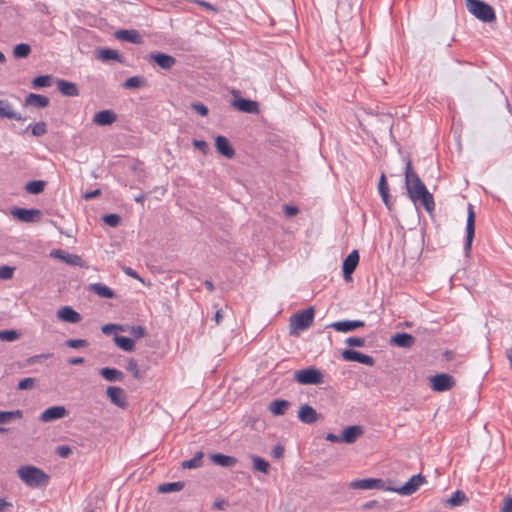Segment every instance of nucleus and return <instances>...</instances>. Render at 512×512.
I'll return each mask as SVG.
<instances>
[{
	"label": "nucleus",
	"mask_w": 512,
	"mask_h": 512,
	"mask_svg": "<svg viewBox=\"0 0 512 512\" xmlns=\"http://www.w3.org/2000/svg\"><path fill=\"white\" fill-rule=\"evenodd\" d=\"M405 187L409 198L414 202L420 201L424 208L431 212L435 208L432 194L427 190L412 166L411 159L407 158L405 165Z\"/></svg>",
	"instance_id": "nucleus-1"
},
{
	"label": "nucleus",
	"mask_w": 512,
	"mask_h": 512,
	"mask_svg": "<svg viewBox=\"0 0 512 512\" xmlns=\"http://www.w3.org/2000/svg\"><path fill=\"white\" fill-rule=\"evenodd\" d=\"M18 477L31 488L46 487L49 484L50 477L42 469L32 466L24 465L17 469Z\"/></svg>",
	"instance_id": "nucleus-2"
},
{
	"label": "nucleus",
	"mask_w": 512,
	"mask_h": 512,
	"mask_svg": "<svg viewBox=\"0 0 512 512\" xmlns=\"http://www.w3.org/2000/svg\"><path fill=\"white\" fill-rule=\"evenodd\" d=\"M314 320V309L309 307L294 314L289 323L290 335L297 336L300 331L308 329Z\"/></svg>",
	"instance_id": "nucleus-3"
},
{
	"label": "nucleus",
	"mask_w": 512,
	"mask_h": 512,
	"mask_svg": "<svg viewBox=\"0 0 512 512\" xmlns=\"http://www.w3.org/2000/svg\"><path fill=\"white\" fill-rule=\"evenodd\" d=\"M468 11L482 22H492L495 20L494 9L481 0H466Z\"/></svg>",
	"instance_id": "nucleus-4"
},
{
	"label": "nucleus",
	"mask_w": 512,
	"mask_h": 512,
	"mask_svg": "<svg viewBox=\"0 0 512 512\" xmlns=\"http://www.w3.org/2000/svg\"><path fill=\"white\" fill-rule=\"evenodd\" d=\"M294 378L303 385H317L323 382V374L314 367L296 371Z\"/></svg>",
	"instance_id": "nucleus-5"
},
{
	"label": "nucleus",
	"mask_w": 512,
	"mask_h": 512,
	"mask_svg": "<svg viewBox=\"0 0 512 512\" xmlns=\"http://www.w3.org/2000/svg\"><path fill=\"white\" fill-rule=\"evenodd\" d=\"M426 482V479L421 474L412 476L403 486L395 487L389 486L388 491L396 492L400 495H411L415 493L418 488Z\"/></svg>",
	"instance_id": "nucleus-6"
},
{
	"label": "nucleus",
	"mask_w": 512,
	"mask_h": 512,
	"mask_svg": "<svg viewBox=\"0 0 512 512\" xmlns=\"http://www.w3.org/2000/svg\"><path fill=\"white\" fill-rule=\"evenodd\" d=\"M352 489L371 490L379 489L388 491V487L383 479L380 478H366L354 480L349 484Z\"/></svg>",
	"instance_id": "nucleus-7"
},
{
	"label": "nucleus",
	"mask_w": 512,
	"mask_h": 512,
	"mask_svg": "<svg viewBox=\"0 0 512 512\" xmlns=\"http://www.w3.org/2000/svg\"><path fill=\"white\" fill-rule=\"evenodd\" d=\"M50 256L72 266H78L86 269L88 268L87 263L79 255L68 253L62 249H53L50 252Z\"/></svg>",
	"instance_id": "nucleus-8"
},
{
	"label": "nucleus",
	"mask_w": 512,
	"mask_h": 512,
	"mask_svg": "<svg viewBox=\"0 0 512 512\" xmlns=\"http://www.w3.org/2000/svg\"><path fill=\"white\" fill-rule=\"evenodd\" d=\"M11 214L21 222L34 223L40 220L42 212L35 208L26 209L15 207L11 210Z\"/></svg>",
	"instance_id": "nucleus-9"
},
{
	"label": "nucleus",
	"mask_w": 512,
	"mask_h": 512,
	"mask_svg": "<svg viewBox=\"0 0 512 512\" xmlns=\"http://www.w3.org/2000/svg\"><path fill=\"white\" fill-rule=\"evenodd\" d=\"M455 379L446 373L437 374L431 377V387L434 391L444 392L455 386Z\"/></svg>",
	"instance_id": "nucleus-10"
},
{
	"label": "nucleus",
	"mask_w": 512,
	"mask_h": 512,
	"mask_svg": "<svg viewBox=\"0 0 512 512\" xmlns=\"http://www.w3.org/2000/svg\"><path fill=\"white\" fill-rule=\"evenodd\" d=\"M475 219L476 215L473 210V206L469 204L468 206V216H467V223H466V242H465V253L466 255H469L471 251L472 242L475 236Z\"/></svg>",
	"instance_id": "nucleus-11"
},
{
	"label": "nucleus",
	"mask_w": 512,
	"mask_h": 512,
	"mask_svg": "<svg viewBox=\"0 0 512 512\" xmlns=\"http://www.w3.org/2000/svg\"><path fill=\"white\" fill-rule=\"evenodd\" d=\"M342 358L345 361H353L359 362L361 364H365L367 366H373L375 364V359L372 356L363 354L359 351L346 349L342 352Z\"/></svg>",
	"instance_id": "nucleus-12"
},
{
	"label": "nucleus",
	"mask_w": 512,
	"mask_h": 512,
	"mask_svg": "<svg viewBox=\"0 0 512 512\" xmlns=\"http://www.w3.org/2000/svg\"><path fill=\"white\" fill-rule=\"evenodd\" d=\"M298 419L304 424H314L322 419V415L310 405L304 404L298 411Z\"/></svg>",
	"instance_id": "nucleus-13"
},
{
	"label": "nucleus",
	"mask_w": 512,
	"mask_h": 512,
	"mask_svg": "<svg viewBox=\"0 0 512 512\" xmlns=\"http://www.w3.org/2000/svg\"><path fill=\"white\" fill-rule=\"evenodd\" d=\"M149 60L164 70H170L176 64V58L163 52L150 53Z\"/></svg>",
	"instance_id": "nucleus-14"
},
{
	"label": "nucleus",
	"mask_w": 512,
	"mask_h": 512,
	"mask_svg": "<svg viewBox=\"0 0 512 512\" xmlns=\"http://www.w3.org/2000/svg\"><path fill=\"white\" fill-rule=\"evenodd\" d=\"M68 411L64 406H52L44 410L39 419L41 422L48 423L57 419L64 418Z\"/></svg>",
	"instance_id": "nucleus-15"
},
{
	"label": "nucleus",
	"mask_w": 512,
	"mask_h": 512,
	"mask_svg": "<svg viewBox=\"0 0 512 512\" xmlns=\"http://www.w3.org/2000/svg\"><path fill=\"white\" fill-rule=\"evenodd\" d=\"M359 263V253L353 250L343 261L342 270L346 281L351 280V275Z\"/></svg>",
	"instance_id": "nucleus-16"
},
{
	"label": "nucleus",
	"mask_w": 512,
	"mask_h": 512,
	"mask_svg": "<svg viewBox=\"0 0 512 512\" xmlns=\"http://www.w3.org/2000/svg\"><path fill=\"white\" fill-rule=\"evenodd\" d=\"M107 396L111 400L113 404L120 408H126L128 405L126 395L124 390L121 387L117 386H109L107 388Z\"/></svg>",
	"instance_id": "nucleus-17"
},
{
	"label": "nucleus",
	"mask_w": 512,
	"mask_h": 512,
	"mask_svg": "<svg viewBox=\"0 0 512 512\" xmlns=\"http://www.w3.org/2000/svg\"><path fill=\"white\" fill-rule=\"evenodd\" d=\"M232 104H233L234 108H236L237 110H239L241 112L250 113V114H258L260 111L258 102L254 101V100H250V99H246V98H238V99H235Z\"/></svg>",
	"instance_id": "nucleus-18"
},
{
	"label": "nucleus",
	"mask_w": 512,
	"mask_h": 512,
	"mask_svg": "<svg viewBox=\"0 0 512 512\" xmlns=\"http://www.w3.org/2000/svg\"><path fill=\"white\" fill-rule=\"evenodd\" d=\"M365 323L360 320H344L337 321L330 324V327L333 328L337 332L347 333L350 331H354L357 328L364 327Z\"/></svg>",
	"instance_id": "nucleus-19"
},
{
	"label": "nucleus",
	"mask_w": 512,
	"mask_h": 512,
	"mask_svg": "<svg viewBox=\"0 0 512 512\" xmlns=\"http://www.w3.org/2000/svg\"><path fill=\"white\" fill-rule=\"evenodd\" d=\"M363 434H364V429L362 426H359V425L348 426L342 431L341 440L344 443L352 444Z\"/></svg>",
	"instance_id": "nucleus-20"
},
{
	"label": "nucleus",
	"mask_w": 512,
	"mask_h": 512,
	"mask_svg": "<svg viewBox=\"0 0 512 512\" xmlns=\"http://www.w3.org/2000/svg\"><path fill=\"white\" fill-rule=\"evenodd\" d=\"M215 147L218 153H220L221 155L228 159H231L235 156V150L225 136L219 135L216 137Z\"/></svg>",
	"instance_id": "nucleus-21"
},
{
	"label": "nucleus",
	"mask_w": 512,
	"mask_h": 512,
	"mask_svg": "<svg viewBox=\"0 0 512 512\" xmlns=\"http://www.w3.org/2000/svg\"><path fill=\"white\" fill-rule=\"evenodd\" d=\"M117 120V115L112 110H102L93 117V122L98 126H108Z\"/></svg>",
	"instance_id": "nucleus-22"
},
{
	"label": "nucleus",
	"mask_w": 512,
	"mask_h": 512,
	"mask_svg": "<svg viewBox=\"0 0 512 512\" xmlns=\"http://www.w3.org/2000/svg\"><path fill=\"white\" fill-rule=\"evenodd\" d=\"M58 318L67 323H78L81 321V315L70 306H64L57 312Z\"/></svg>",
	"instance_id": "nucleus-23"
},
{
	"label": "nucleus",
	"mask_w": 512,
	"mask_h": 512,
	"mask_svg": "<svg viewBox=\"0 0 512 512\" xmlns=\"http://www.w3.org/2000/svg\"><path fill=\"white\" fill-rule=\"evenodd\" d=\"M416 339L411 334L402 332V333H396L394 336H392L390 343L392 345H395L397 347L401 348H410L414 345Z\"/></svg>",
	"instance_id": "nucleus-24"
},
{
	"label": "nucleus",
	"mask_w": 512,
	"mask_h": 512,
	"mask_svg": "<svg viewBox=\"0 0 512 512\" xmlns=\"http://www.w3.org/2000/svg\"><path fill=\"white\" fill-rule=\"evenodd\" d=\"M0 118L14 119L17 121H25L26 118L13 110L12 104L8 100H0Z\"/></svg>",
	"instance_id": "nucleus-25"
},
{
	"label": "nucleus",
	"mask_w": 512,
	"mask_h": 512,
	"mask_svg": "<svg viewBox=\"0 0 512 512\" xmlns=\"http://www.w3.org/2000/svg\"><path fill=\"white\" fill-rule=\"evenodd\" d=\"M114 36L118 40L126 41V42H129V43L140 44L142 42V38L139 35L138 31H136L134 29L118 30V31L115 32Z\"/></svg>",
	"instance_id": "nucleus-26"
},
{
	"label": "nucleus",
	"mask_w": 512,
	"mask_h": 512,
	"mask_svg": "<svg viewBox=\"0 0 512 512\" xmlns=\"http://www.w3.org/2000/svg\"><path fill=\"white\" fill-rule=\"evenodd\" d=\"M56 85L57 89L64 96L75 97L79 95V89L77 85L73 82L64 79H58Z\"/></svg>",
	"instance_id": "nucleus-27"
},
{
	"label": "nucleus",
	"mask_w": 512,
	"mask_h": 512,
	"mask_svg": "<svg viewBox=\"0 0 512 512\" xmlns=\"http://www.w3.org/2000/svg\"><path fill=\"white\" fill-rule=\"evenodd\" d=\"M88 290L101 298L112 299L116 296L114 290L102 283L90 284Z\"/></svg>",
	"instance_id": "nucleus-28"
},
{
	"label": "nucleus",
	"mask_w": 512,
	"mask_h": 512,
	"mask_svg": "<svg viewBox=\"0 0 512 512\" xmlns=\"http://www.w3.org/2000/svg\"><path fill=\"white\" fill-rule=\"evenodd\" d=\"M99 374L107 381L121 382L124 380V373L116 368L104 367L99 370Z\"/></svg>",
	"instance_id": "nucleus-29"
},
{
	"label": "nucleus",
	"mask_w": 512,
	"mask_h": 512,
	"mask_svg": "<svg viewBox=\"0 0 512 512\" xmlns=\"http://www.w3.org/2000/svg\"><path fill=\"white\" fill-rule=\"evenodd\" d=\"M49 98L43 95L30 93L25 98L26 106H34L36 108H45L49 105Z\"/></svg>",
	"instance_id": "nucleus-30"
},
{
	"label": "nucleus",
	"mask_w": 512,
	"mask_h": 512,
	"mask_svg": "<svg viewBox=\"0 0 512 512\" xmlns=\"http://www.w3.org/2000/svg\"><path fill=\"white\" fill-rule=\"evenodd\" d=\"M97 58L101 61L114 60L119 63H124V57L117 50L110 48H103L98 50Z\"/></svg>",
	"instance_id": "nucleus-31"
},
{
	"label": "nucleus",
	"mask_w": 512,
	"mask_h": 512,
	"mask_svg": "<svg viewBox=\"0 0 512 512\" xmlns=\"http://www.w3.org/2000/svg\"><path fill=\"white\" fill-rule=\"evenodd\" d=\"M290 405L288 400L276 399L269 404L268 409L274 416H282L286 413Z\"/></svg>",
	"instance_id": "nucleus-32"
},
{
	"label": "nucleus",
	"mask_w": 512,
	"mask_h": 512,
	"mask_svg": "<svg viewBox=\"0 0 512 512\" xmlns=\"http://www.w3.org/2000/svg\"><path fill=\"white\" fill-rule=\"evenodd\" d=\"M211 460L214 464L227 468L232 467L237 463V459L235 457L224 455L221 453L212 454Z\"/></svg>",
	"instance_id": "nucleus-33"
},
{
	"label": "nucleus",
	"mask_w": 512,
	"mask_h": 512,
	"mask_svg": "<svg viewBox=\"0 0 512 512\" xmlns=\"http://www.w3.org/2000/svg\"><path fill=\"white\" fill-rule=\"evenodd\" d=\"M378 190L382 197L383 202L387 206L388 209H391L390 205V195H389V187L386 180L385 174H382L378 183Z\"/></svg>",
	"instance_id": "nucleus-34"
},
{
	"label": "nucleus",
	"mask_w": 512,
	"mask_h": 512,
	"mask_svg": "<svg viewBox=\"0 0 512 512\" xmlns=\"http://www.w3.org/2000/svg\"><path fill=\"white\" fill-rule=\"evenodd\" d=\"M114 342L120 349L126 352L133 351L135 347L134 340L125 336L116 335L114 337Z\"/></svg>",
	"instance_id": "nucleus-35"
},
{
	"label": "nucleus",
	"mask_w": 512,
	"mask_h": 512,
	"mask_svg": "<svg viewBox=\"0 0 512 512\" xmlns=\"http://www.w3.org/2000/svg\"><path fill=\"white\" fill-rule=\"evenodd\" d=\"M468 501L465 493L461 490H457L453 493V495L446 500V505L449 507H457L461 505L462 503Z\"/></svg>",
	"instance_id": "nucleus-36"
},
{
	"label": "nucleus",
	"mask_w": 512,
	"mask_h": 512,
	"mask_svg": "<svg viewBox=\"0 0 512 512\" xmlns=\"http://www.w3.org/2000/svg\"><path fill=\"white\" fill-rule=\"evenodd\" d=\"M184 486H185L184 482H181V481L171 482V483H163L158 486L157 491L159 493L176 492V491H181L184 488Z\"/></svg>",
	"instance_id": "nucleus-37"
},
{
	"label": "nucleus",
	"mask_w": 512,
	"mask_h": 512,
	"mask_svg": "<svg viewBox=\"0 0 512 512\" xmlns=\"http://www.w3.org/2000/svg\"><path fill=\"white\" fill-rule=\"evenodd\" d=\"M46 186V182L43 180H33L26 184L25 190L29 194L37 195L44 191V188Z\"/></svg>",
	"instance_id": "nucleus-38"
},
{
	"label": "nucleus",
	"mask_w": 512,
	"mask_h": 512,
	"mask_svg": "<svg viewBox=\"0 0 512 512\" xmlns=\"http://www.w3.org/2000/svg\"><path fill=\"white\" fill-rule=\"evenodd\" d=\"M23 417V412L21 410L14 411H0V423L7 424L13 420L21 419Z\"/></svg>",
	"instance_id": "nucleus-39"
},
{
	"label": "nucleus",
	"mask_w": 512,
	"mask_h": 512,
	"mask_svg": "<svg viewBox=\"0 0 512 512\" xmlns=\"http://www.w3.org/2000/svg\"><path fill=\"white\" fill-rule=\"evenodd\" d=\"M251 460L253 462L254 470L260 471V472H262L264 474H268L269 473L270 464L264 458H261V457L256 456V455H252L251 456Z\"/></svg>",
	"instance_id": "nucleus-40"
},
{
	"label": "nucleus",
	"mask_w": 512,
	"mask_h": 512,
	"mask_svg": "<svg viewBox=\"0 0 512 512\" xmlns=\"http://www.w3.org/2000/svg\"><path fill=\"white\" fill-rule=\"evenodd\" d=\"M147 81L144 77L133 76L128 78L124 83L123 87L126 89L142 88L146 86Z\"/></svg>",
	"instance_id": "nucleus-41"
},
{
	"label": "nucleus",
	"mask_w": 512,
	"mask_h": 512,
	"mask_svg": "<svg viewBox=\"0 0 512 512\" xmlns=\"http://www.w3.org/2000/svg\"><path fill=\"white\" fill-rule=\"evenodd\" d=\"M203 452H197L193 458L183 461L182 468L184 469H193L198 468L202 464Z\"/></svg>",
	"instance_id": "nucleus-42"
},
{
	"label": "nucleus",
	"mask_w": 512,
	"mask_h": 512,
	"mask_svg": "<svg viewBox=\"0 0 512 512\" xmlns=\"http://www.w3.org/2000/svg\"><path fill=\"white\" fill-rule=\"evenodd\" d=\"M30 53L31 47L26 43L17 44L13 49V55L15 58H26Z\"/></svg>",
	"instance_id": "nucleus-43"
},
{
	"label": "nucleus",
	"mask_w": 512,
	"mask_h": 512,
	"mask_svg": "<svg viewBox=\"0 0 512 512\" xmlns=\"http://www.w3.org/2000/svg\"><path fill=\"white\" fill-rule=\"evenodd\" d=\"M52 83L51 75H40L33 79L32 86L34 88L49 87Z\"/></svg>",
	"instance_id": "nucleus-44"
},
{
	"label": "nucleus",
	"mask_w": 512,
	"mask_h": 512,
	"mask_svg": "<svg viewBox=\"0 0 512 512\" xmlns=\"http://www.w3.org/2000/svg\"><path fill=\"white\" fill-rule=\"evenodd\" d=\"M20 338V333L16 330H1L0 340L6 342H13Z\"/></svg>",
	"instance_id": "nucleus-45"
},
{
	"label": "nucleus",
	"mask_w": 512,
	"mask_h": 512,
	"mask_svg": "<svg viewBox=\"0 0 512 512\" xmlns=\"http://www.w3.org/2000/svg\"><path fill=\"white\" fill-rule=\"evenodd\" d=\"M126 331L130 333L135 339H140L146 336V329L141 325L137 326H127L125 327Z\"/></svg>",
	"instance_id": "nucleus-46"
},
{
	"label": "nucleus",
	"mask_w": 512,
	"mask_h": 512,
	"mask_svg": "<svg viewBox=\"0 0 512 512\" xmlns=\"http://www.w3.org/2000/svg\"><path fill=\"white\" fill-rule=\"evenodd\" d=\"M103 222L110 227H117L121 222L118 214H106L103 216Z\"/></svg>",
	"instance_id": "nucleus-47"
},
{
	"label": "nucleus",
	"mask_w": 512,
	"mask_h": 512,
	"mask_svg": "<svg viewBox=\"0 0 512 512\" xmlns=\"http://www.w3.org/2000/svg\"><path fill=\"white\" fill-rule=\"evenodd\" d=\"M30 127H31L32 134L36 137H40L47 132V125L43 121L38 122L35 125L30 126Z\"/></svg>",
	"instance_id": "nucleus-48"
},
{
	"label": "nucleus",
	"mask_w": 512,
	"mask_h": 512,
	"mask_svg": "<svg viewBox=\"0 0 512 512\" xmlns=\"http://www.w3.org/2000/svg\"><path fill=\"white\" fill-rule=\"evenodd\" d=\"M127 370L132 373L135 379H140L142 377L139 366L136 360L130 359L127 363Z\"/></svg>",
	"instance_id": "nucleus-49"
},
{
	"label": "nucleus",
	"mask_w": 512,
	"mask_h": 512,
	"mask_svg": "<svg viewBox=\"0 0 512 512\" xmlns=\"http://www.w3.org/2000/svg\"><path fill=\"white\" fill-rule=\"evenodd\" d=\"M114 331L126 332V328L125 326L119 324H106L102 327V332L106 335H109Z\"/></svg>",
	"instance_id": "nucleus-50"
},
{
	"label": "nucleus",
	"mask_w": 512,
	"mask_h": 512,
	"mask_svg": "<svg viewBox=\"0 0 512 512\" xmlns=\"http://www.w3.org/2000/svg\"><path fill=\"white\" fill-rule=\"evenodd\" d=\"M66 345L70 348L78 349L88 346V341L85 339H69L66 341Z\"/></svg>",
	"instance_id": "nucleus-51"
},
{
	"label": "nucleus",
	"mask_w": 512,
	"mask_h": 512,
	"mask_svg": "<svg viewBox=\"0 0 512 512\" xmlns=\"http://www.w3.org/2000/svg\"><path fill=\"white\" fill-rule=\"evenodd\" d=\"M35 385V379L31 377H27L22 379L19 383L17 388L19 390H27L33 388Z\"/></svg>",
	"instance_id": "nucleus-52"
},
{
	"label": "nucleus",
	"mask_w": 512,
	"mask_h": 512,
	"mask_svg": "<svg viewBox=\"0 0 512 512\" xmlns=\"http://www.w3.org/2000/svg\"><path fill=\"white\" fill-rule=\"evenodd\" d=\"M14 268L10 266H1L0 267V279L8 280L13 277Z\"/></svg>",
	"instance_id": "nucleus-53"
},
{
	"label": "nucleus",
	"mask_w": 512,
	"mask_h": 512,
	"mask_svg": "<svg viewBox=\"0 0 512 512\" xmlns=\"http://www.w3.org/2000/svg\"><path fill=\"white\" fill-rule=\"evenodd\" d=\"M191 108L201 116H207L209 112L207 106L201 102L192 103Z\"/></svg>",
	"instance_id": "nucleus-54"
},
{
	"label": "nucleus",
	"mask_w": 512,
	"mask_h": 512,
	"mask_svg": "<svg viewBox=\"0 0 512 512\" xmlns=\"http://www.w3.org/2000/svg\"><path fill=\"white\" fill-rule=\"evenodd\" d=\"M346 344L351 347H363L365 346V339L361 337H349L346 339Z\"/></svg>",
	"instance_id": "nucleus-55"
},
{
	"label": "nucleus",
	"mask_w": 512,
	"mask_h": 512,
	"mask_svg": "<svg viewBox=\"0 0 512 512\" xmlns=\"http://www.w3.org/2000/svg\"><path fill=\"white\" fill-rule=\"evenodd\" d=\"M72 453V449L68 445H60L56 448V454L61 458H67Z\"/></svg>",
	"instance_id": "nucleus-56"
},
{
	"label": "nucleus",
	"mask_w": 512,
	"mask_h": 512,
	"mask_svg": "<svg viewBox=\"0 0 512 512\" xmlns=\"http://www.w3.org/2000/svg\"><path fill=\"white\" fill-rule=\"evenodd\" d=\"M193 145L196 149L200 150L203 154H206L209 150V146L204 140H194Z\"/></svg>",
	"instance_id": "nucleus-57"
},
{
	"label": "nucleus",
	"mask_w": 512,
	"mask_h": 512,
	"mask_svg": "<svg viewBox=\"0 0 512 512\" xmlns=\"http://www.w3.org/2000/svg\"><path fill=\"white\" fill-rule=\"evenodd\" d=\"M501 512H512V497L507 496L504 498Z\"/></svg>",
	"instance_id": "nucleus-58"
},
{
	"label": "nucleus",
	"mask_w": 512,
	"mask_h": 512,
	"mask_svg": "<svg viewBox=\"0 0 512 512\" xmlns=\"http://www.w3.org/2000/svg\"><path fill=\"white\" fill-rule=\"evenodd\" d=\"M298 208L296 206L292 205H285L284 206V213L288 217L295 216L298 213Z\"/></svg>",
	"instance_id": "nucleus-59"
},
{
	"label": "nucleus",
	"mask_w": 512,
	"mask_h": 512,
	"mask_svg": "<svg viewBox=\"0 0 512 512\" xmlns=\"http://www.w3.org/2000/svg\"><path fill=\"white\" fill-rule=\"evenodd\" d=\"M123 271L126 275L134 278V279H137L139 281H143L142 278L139 276V274L134 270L132 269L131 267H124L123 268Z\"/></svg>",
	"instance_id": "nucleus-60"
},
{
	"label": "nucleus",
	"mask_w": 512,
	"mask_h": 512,
	"mask_svg": "<svg viewBox=\"0 0 512 512\" xmlns=\"http://www.w3.org/2000/svg\"><path fill=\"white\" fill-rule=\"evenodd\" d=\"M196 3L198 5H200L201 7L207 9V10H210V11H213V12H217L218 11V9L215 6H213L211 3H209V2H206V1H203V0H196Z\"/></svg>",
	"instance_id": "nucleus-61"
},
{
	"label": "nucleus",
	"mask_w": 512,
	"mask_h": 512,
	"mask_svg": "<svg viewBox=\"0 0 512 512\" xmlns=\"http://www.w3.org/2000/svg\"><path fill=\"white\" fill-rule=\"evenodd\" d=\"M284 454V448L280 444H277L272 450V456L274 458H280Z\"/></svg>",
	"instance_id": "nucleus-62"
},
{
	"label": "nucleus",
	"mask_w": 512,
	"mask_h": 512,
	"mask_svg": "<svg viewBox=\"0 0 512 512\" xmlns=\"http://www.w3.org/2000/svg\"><path fill=\"white\" fill-rule=\"evenodd\" d=\"M13 507V504L6 501L3 498H0V512L9 511Z\"/></svg>",
	"instance_id": "nucleus-63"
},
{
	"label": "nucleus",
	"mask_w": 512,
	"mask_h": 512,
	"mask_svg": "<svg viewBox=\"0 0 512 512\" xmlns=\"http://www.w3.org/2000/svg\"><path fill=\"white\" fill-rule=\"evenodd\" d=\"M101 195V190L100 189H96V190H93V191H90V192H86L84 195H83V198L85 200H91L95 197H98Z\"/></svg>",
	"instance_id": "nucleus-64"
}]
</instances>
